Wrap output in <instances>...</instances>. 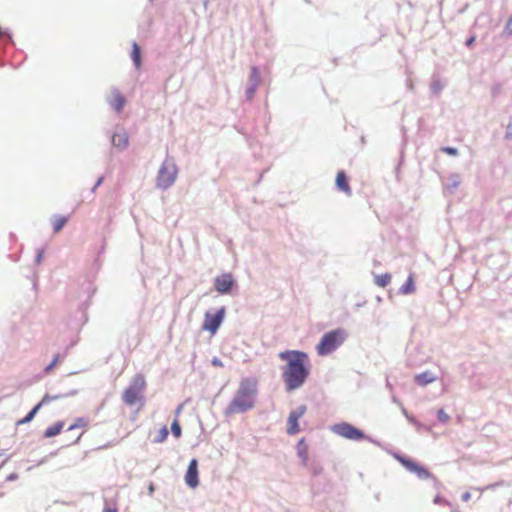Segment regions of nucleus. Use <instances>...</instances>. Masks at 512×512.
<instances>
[{
  "instance_id": "f257e3e1",
  "label": "nucleus",
  "mask_w": 512,
  "mask_h": 512,
  "mask_svg": "<svg viewBox=\"0 0 512 512\" xmlns=\"http://www.w3.org/2000/svg\"><path fill=\"white\" fill-rule=\"evenodd\" d=\"M279 358L286 361L282 368V378L287 392L303 386L310 374L307 353L299 350H287L279 353Z\"/></svg>"
},
{
  "instance_id": "f03ea898",
  "label": "nucleus",
  "mask_w": 512,
  "mask_h": 512,
  "mask_svg": "<svg viewBox=\"0 0 512 512\" xmlns=\"http://www.w3.org/2000/svg\"><path fill=\"white\" fill-rule=\"evenodd\" d=\"M257 393V381L254 378L242 379L232 400L225 408L224 415L241 414L253 409Z\"/></svg>"
},
{
  "instance_id": "7ed1b4c3",
  "label": "nucleus",
  "mask_w": 512,
  "mask_h": 512,
  "mask_svg": "<svg viewBox=\"0 0 512 512\" xmlns=\"http://www.w3.org/2000/svg\"><path fill=\"white\" fill-rule=\"evenodd\" d=\"M348 333L343 328H337L326 332L316 346L318 355L326 356L339 348L347 339Z\"/></svg>"
},
{
  "instance_id": "20e7f679",
  "label": "nucleus",
  "mask_w": 512,
  "mask_h": 512,
  "mask_svg": "<svg viewBox=\"0 0 512 512\" xmlns=\"http://www.w3.org/2000/svg\"><path fill=\"white\" fill-rule=\"evenodd\" d=\"M178 167L172 156L167 155L157 174V187L162 190L169 189L176 181Z\"/></svg>"
},
{
  "instance_id": "39448f33",
  "label": "nucleus",
  "mask_w": 512,
  "mask_h": 512,
  "mask_svg": "<svg viewBox=\"0 0 512 512\" xmlns=\"http://www.w3.org/2000/svg\"><path fill=\"white\" fill-rule=\"evenodd\" d=\"M145 388V377L142 374H136L130 381L128 387L123 392V402L126 405L132 406L136 404L137 401L143 400V392Z\"/></svg>"
},
{
  "instance_id": "423d86ee",
  "label": "nucleus",
  "mask_w": 512,
  "mask_h": 512,
  "mask_svg": "<svg viewBox=\"0 0 512 512\" xmlns=\"http://www.w3.org/2000/svg\"><path fill=\"white\" fill-rule=\"evenodd\" d=\"M331 431L345 439L352 441L368 440L373 443H377L367 436L363 430L355 427L348 422L336 423L331 426Z\"/></svg>"
},
{
  "instance_id": "0eeeda50",
  "label": "nucleus",
  "mask_w": 512,
  "mask_h": 512,
  "mask_svg": "<svg viewBox=\"0 0 512 512\" xmlns=\"http://www.w3.org/2000/svg\"><path fill=\"white\" fill-rule=\"evenodd\" d=\"M394 458L402 464L409 472L414 473L418 479L420 480H427L431 479L435 483L438 482L437 478L424 466L420 465L419 463L415 462L411 458L402 455L400 453H395Z\"/></svg>"
},
{
  "instance_id": "6e6552de",
  "label": "nucleus",
  "mask_w": 512,
  "mask_h": 512,
  "mask_svg": "<svg viewBox=\"0 0 512 512\" xmlns=\"http://www.w3.org/2000/svg\"><path fill=\"white\" fill-rule=\"evenodd\" d=\"M226 315V307L222 306L217 311H207L204 315L202 329L215 334L220 328Z\"/></svg>"
},
{
  "instance_id": "1a4fd4ad",
  "label": "nucleus",
  "mask_w": 512,
  "mask_h": 512,
  "mask_svg": "<svg viewBox=\"0 0 512 512\" xmlns=\"http://www.w3.org/2000/svg\"><path fill=\"white\" fill-rule=\"evenodd\" d=\"M236 285V281L234 280L231 273H223L214 279L215 290L223 295L230 294Z\"/></svg>"
},
{
  "instance_id": "9d476101",
  "label": "nucleus",
  "mask_w": 512,
  "mask_h": 512,
  "mask_svg": "<svg viewBox=\"0 0 512 512\" xmlns=\"http://www.w3.org/2000/svg\"><path fill=\"white\" fill-rule=\"evenodd\" d=\"M77 394H78V390L77 389H71L69 391H65L63 393H58V394H54V395L46 393L43 396V398L41 399V401L38 404H36L28 413L32 414V416L34 418L35 415L38 413V411L40 410V408L42 406L47 405V404H49L52 401L59 400V399H62V398L72 397V396H75Z\"/></svg>"
},
{
  "instance_id": "9b49d317",
  "label": "nucleus",
  "mask_w": 512,
  "mask_h": 512,
  "mask_svg": "<svg viewBox=\"0 0 512 512\" xmlns=\"http://www.w3.org/2000/svg\"><path fill=\"white\" fill-rule=\"evenodd\" d=\"M261 82V75L258 67L253 66L250 70V75L248 78V84L245 90L246 100L251 101L257 91V88Z\"/></svg>"
},
{
  "instance_id": "f8f14e48",
  "label": "nucleus",
  "mask_w": 512,
  "mask_h": 512,
  "mask_svg": "<svg viewBox=\"0 0 512 512\" xmlns=\"http://www.w3.org/2000/svg\"><path fill=\"white\" fill-rule=\"evenodd\" d=\"M198 461L193 458L188 465L186 474H185V482L186 485L190 488H196L199 485V477H198Z\"/></svg>"
},
{
  "instance_id": "ddd939ff",
  "label": "nucleus",
  "mask_w": 512,
  "mask_h": 512,
  "mask_svg": "<svg viewBox=\"0 0 512 512\" xmlns=\"http://www.w3.org/2000/svg\"><path fill=\"white\" fill-rule=\"evenodd\" d=\"M111 144L120 151L125 150L129 145V136L127 132L122 129L121 132L113 133L111 135Z\"/></svg>"
},
{
  "instance_id": "4468645a",
  "label": "nucleus",
  "mask_w": 512,
  "mask_h": 512,
  "mask_svg": "<svg viewBox=\"0 0 512 512\" xmlns=\"http://www.w3.org/2000/svg\"><path fill=\"white\" fill-rule=\"evenodd\" d=\"M437 377L431 371H424L422 373L416 374L414 377V382L418 386H426L432 382H434Z\"/></svg>"
},
{
  "instance_id": "2eb2a0df",
  "label": "nucleus",
  "mask_w": 512,
  "mask_h": 512,
  "mask_svg": "<svg viewBox=\"0 0 512 512\" xmlns=\"http://www.w3.org/2000/svg\"><path fill=\"white\" fill-rule=\"evenodd\" d=\"M336 187L338 190L345 192L347 195H351V187L348 183V178L344 171H339L336 176Z\"/></svg>"
},
{
  "instance_id": "dca6fc26",
  "label": "nucleus",
  "mask_w": 512,
  "mask_h": 512,
  "mask_svg": "<svg viewBox=\"0 0 512 512\" xmlns=\"http://www.w3.org/2000/svg\"><path fill=\"white\" fill-rule=\"evenodd\" d=\"M297 455L301 459V464L307 466L308 464V445L304 438H301L296 445Z\"/></svg>"
},
{
  "instance_id": "f3484780",
  "label": "nucleus",
  "mask_w": 512,
  "mask_h": 512,
  "mask_svg": "<svg viewBox=\"0 0 512 512\" xmlns=\"http://www.w3.org/2000/svg\"><path fill=\"white\" fill-rule=\"evenodd\" d=\"M131 59L134 66L139 69L142 65V51L141 47L135 41L132 43Z\"/></svg>"
},
{
  "instance_id": "a211bd4d",
  "label": "nucleus",
  "mask_w": 512,
  "mask_h": 512,
  "mask_svg": "<svg viewBox=\"0 0 512 512\" xmlns=\"http://www.w3.org/2000/svg\"><path fill=\"white\" fill-rule=\"evenodd\" d=\"M299 418L296 417V415L289 413L288 420H287V433L289 435H295L300 431L299 427Z\"/></svg>"
},
{
  "instance_id": "6ab92c4d",
  "label": "nucleus",
  "mask_w": 512,
  "mask_h": 512,
  "mask_svg": "<svg viewBox=\"0 0 512 512\" xmlns=\"http://www.w3.org/2000/svg\"><path fill=\"white\" fill-rule=\"evenodd\" d=\"M460 183V175L457 173H453L449 176L448 183L445 188L450 194H454L458 187L460 186Z\"/></svg>"
},
{
  "instance_id": "aec40b11",
  "label": "nucleus",
  "mask_w": 512,
  "mask_h": 512,
  "mask_svg": "<svg viewBox=\"0 0 512 512\" xmlns=\"http://www.w3.org/2000/svg\"><path fill=\"white\" fill-rule=\"evenodd\" d=\"M109 103L117 112H120L123 109L126 100L125 97L118 90H115L114 98L113 100L109 101Z\"/></svg>"
},
{
  "instance_id": "412c9836",
  "label": "nucleus",
  "mask_w": 512,
  "mask_h": 512,
  "mask_svg": "<svg viewBox=\"0 0 512 512\" xmlns=\"http://www.w3.org/2000/svg\"><path fill=\"white\" fill-rule=\"evenodd\" d=\"M63 427H64L63 421H58V422L54 423L52 426H49L44 431V437L51 438V437L58 435L62 431Z\"/></svg>"
},
{
  "instance_id": "4be33fe9",
  "label": "nucleus",
  "mask_w": 512,
  "mask_h": 512,
  "mask_svg": "<svg viewBox=\"0 0 512 512\" xmlns=\"http://www.w3.org/2000/svg\"><path fill=\"white\" fill-rule=\"evenodd\" d=\"M415 291V284L412 275H410L405 283L400 287L399 293L403 295L411 294Z\"/></svg>"
},
{
  "instance_id": "5701e85b",
  "label": "nucleus",
  "mask_w": 512,
  "mask_h": 512,
  "mask_svg": "<svg viewBox=\"0 0 512 512\" xmlns=\"http://www.w3.org/2000/svg\"><path fill=\"white\" fill-rule=\"evenodd\" d=\"M68 219L65 216L54 215L52 219V225L54 232H59L67 223Z\"/></svg>"
},
{
  "instance_id": "b1692460",
  "label": "nucleus",
  "mask_w": 512,
  "mask_h": 512,
  "mask_svg": "<svg viewBox=\"0 0 512 512\" xmlns=\"http://www.w3.org/2000/svg\"><path fill=\"white\" fill-rule=\"evenodd\" d=\"M391 274L384 273L375 277V284L379 287H386L391 282Z\"/></svg>"
},
{
  "instance_id": "393cba45",
  "label": "nucleus",
  "mask_w": 512,
  "mask_h": 512,
  "mask_svg": "<svg viewBox=\"0 0 512 512\" xmlns=\"http://www.w3.org/2000/svg\"><path fill=\"white\" fill-rule=\"evenodd\" d=\"M408 421L409 423H411L418 432H422V431H426V432H429L430 431V427H428L427 425L425 424H422L421 422H419L414 416L413 417H408Z\"/></svg>"
},
{
  "instance_id": "a878e982",
  "label": "nucleus",
  "mask_w": 512,
  "mask_h": 512,
  "mask_svg": "<svg viewBox=\"0 0 512 512\" xmlns=\"http://www.w3.org/2000/svg\"><path fill=\"white\" fill-rule=\"evenodd\" d=\"M169 435L168 428L163 426L157 433L156 437L153 439V443H162L164 442Z\"/></svg>"
},
{
  "instance_id": "bb28decb",
  "label": "nucleus",
  "mask_w": 512,
  "mask_h": 512,
  "mask_svg": "<svg viewBox=\"0 0 512 512\" xmlns=\"http://www.w3.org/2000/svg\"><path fill=\"white\" fill-rule=\"evenodd\" d=\"M88 425V420L84 417H78L73 424L68 427V431H72L76 428L86 427Z\"/></svg>"
},
{
  "instance_id": "cd10ccee",
  "label": "nucleus",
  "mask_w": 512,
  "mask_h": 512,
  "mask_svg": "<svg viewBox=\"0 0 512 512\" xmlns=\"http://www.w3.org/2000/svg\"><path fill=\"white\" fill-rule=\"evenodd\" d=\"M171 432H172V435L175 437V438H179L181 437L182 435V429H181V426L178 422V420H174L171 424Z\"/></svg>"
},
{
  "instance_id": "c85d7f7f",
  "label": "nucleus",
  "mask_w": 512,
  "mask_h": 512,
  "mask_svg": "<svg viewBox=\"0 0 512 512\" xmlns=\"http://www.w3.org/2000/svg\"><path fill=\"white\" fill-rule=\"evenodd\" d=\"M437 418L443 424H446L450 420V416L444 411V409H439L437 411Z\"/></svg>"
},
{
  "instance_id": "c756f323",
  "label": "nucleus",
  "mask_w": 512,
  "mask_h": 512,
  "mask_svg": "<svg viewBox=\"0 0 512 512\" xmlns=\"http://www.w3.org/2000/svg\"><path fill=\"white\" fill-rule=\"evenodd\" d=\"M306 411H307L306 405H299L297 408L290 411V413L296 415V417H298L300 419L305 414Z\"/></svg>"
},
{
  "instance_id": "7c9ffc66",
  "label": "nucleus",
  "mask_w": 512,
  "mask_h": 512,
  "mask_svg": "<svg viewBox=\"0 0 512 512\" xmlns=\"http://www.w3.org/2000/svg\"><path fill=\"white\" fill-rule=\"evenodd\" d=\"M441 151L450 156H458L459 155L458 149L455 147H451V146L442 147Z\"/></svg>"
},
{
  "instance_id": "2f4dec72",
  "label": "nucleus",
  "mask_w": 512,
  "mask_h": 512,
  "mask_svg": "<svg viewBox=\"0 0 512 512\" xmlns=\"http://www.w3.org/2000/svg\"><path fill=\"white\" fill-rule=\"evenodd\" d=\"M60 359H61L60 354H56L54 356L52 362L45 367L44 372L49 373L55 367V365L60 361Z\"/></svg>"
},
{
  "instance_id": "473e14b6",
  "label": "nucleus",
  "mask_w": 512,
  "mask_h": 512,
  "mask_svg": "<svg viewBox=\"0 0 512 512\" xmlns=\"http://www.w3.org/2000/svg\"><path fill=\"white\" fill-rule=\"evenodd\" d=\"M310 471L313 476H319L323 473V467L320 464H312L310 466Z\"/></svg>"
},
{
  "instance_id": "72a5a7b5",
  "label": "nucleus",
  "mask_w": 512,
  "mask_h": 512,
  "mask_svg": "<svg viewBox=\"0 0 512 512\" xmlns=\"http://www.w3.org/2000/svg\"><path fill=\"white\" fill-rule=\"evenodd\" d=\"M433 502H434V504H437V505H445V506H449V507L451 506L450 501H448L447 499L443 498L440 495H436L435 498L433 499Z\"/></svg>"
},
{
  "instance_id": "f704fd0d",
  "label": "nucleus",
  "mask_w": 512,
  "mask_h": 512,
  "mask_svg": "<svg viewBox=\"0 0 512 512\" xmlns=\"http://www.w3.org/2000/svg\"><path fill=\"white\" fill-rule=\"evenodd\" d=\"M503 35L512 36V16L509 17L503 30Z\"/></svg>"
},
{
  "instance_id": "c9c22d12",
  "label": "nucleus",
  "mask_w": 512,
  "mask_h": 512,
  "mask_svg": "<svg viewBox=\"0 0 512 512\" xmlns=\"http://www.w3.org/2000/svg\"><path fill=\"white\" fill-rule=\"evenodd\" d=\"M430 89H431L432 93L438 94L442 90V85L440 84L439 81H434V82H432Z\"/></svg>"
},
{
  "instance_id": "e433bc0d",
  "label": "nucleus",
  "mask_w": 512,
  "mask_h": 512,
  "mask_svg": "<svg viewBox=\"0 0 512 512\" xmlns=\"http://www.w3.org/2000/svg\"><path fill=\"white\" fill-rule=\"evenodd\" d=\"M32 420H33L32 414L27 413V415L24 418H22L16 422V425L26 424V423L31 422Z\"/></svg>"
},
{
  "instance_id": "4c0bfd02",
  "label": "nucleus",
  "mask_w": 512,
  "mask_h": 512,
  "mask_svg": "<svg viewBox=\"0 0 512 512\" xmlns=\"http://www.w3.org/2000/svg\"><path fill=\"white\" fill-rule=\"evenodd\" d=\"M43 256H44V251L43 250H38L37 254L35 256V263L36 264H40L42 259H43Z\"/></svg>"
},
{
  "instance_id": "58836bf2",
  "label": "nucleus",
  "mask_w": 512,
  "mask_h": 512,
  "mask_svg": "<svg viewBox=\"0 0 512 512\" xmlns=\"http://www.w3.org/2000/svg\"><path fill=\"white\" fill-rule=\"evenodd\" d=\"M211 364L215 367H223V362L218 357H213Z\"/></svg>"
},
{
  "instance_id": "ea45409f",
  "label": "nucleus",
  "mask_w": 512,
  "mask_h": 512,
  "mask_svg": "<svg viewBox=\"0 0 512 512\" xmlns=\"http://www.w3.org/2000/svg\"><path fill=\"white\" fill-rule=\"evenodd\" d=\"M476 40V36L475 35H471L466 41H465V45L470 48L472 47V45L474 44Z\"/></svg>"
},
{
  "instance_id": "a19ab883",
  "label": "nucleus",
  "mask_w": 512,
  "mask_h": 512,
  "mask_svg": "<svg viewBox=\"0 0 512 512\" xmlns=\"http://www.w3.org/2000/svg\"><path fill=\"white\" fill-rule=\"evenodd\" d=\"M17 479H18L17 473H11L6 477V481H8V482L15 481Z\"/></svg>"
},
{
  "instance_id": "79ce46f5",
  "label": "nucleus",
  "mask_w": 512,
  "mask_h": 512,
  "mask_svg": "<svg viewBox=\"0 0 512 512\" xmlns=\"http://www.w3.org/2000/svg\"><path fill=\"white\" fill-rule=\"evenodd\" d=\"M492 97L495 98L497 97L498 93L500 92V86L499 85H496L492 88Z\"/></svg>"
},
{
  "instance_id": "37998d69",
  "label": "nucleus",
  "mask_w": 512,
  "mask_h": 512,
  "mask_svg": "<svg viewBox=\"0 0 512 512\" xmlns=\"http://www.w3.org/2000/svg\"><path fill=\"white\" fill-rule=\"evenodd\" d=\"M461 499L464 502L469 501L471 499V493L470 492L463 493L462 496H461Z\"/></svg>"
},
{
  "instance_id": "c03bdc74",
  "label": "nucleus",
  "mask_w": 512,
  "mask_h": 512,
  "mask_svg": "<svg viewBox=\"0 0 512 512\" xmlns=\"http://www.w3.org/2000/svg\"><path fill=\"white\" fill-rule=\"evenodd\" d=\"M406 86H407V89H409V90H413L414 85H413V82H412V80H411V79H407V81H406Z\"/></svg>"
},
{
  "instance_id": "a18cd8bd",
  "label": "nucleus",
  "mask_w": 512,
  "mask_h": 512,
  "mask_svg": "<svg viewBox=\"0 0 512 512\" xmlns=\"http://www.w3.org/2000/svg\"><path fill=\"white\" fill-rule=\"evenodd\" d=\"M401 410H402V413L403 415L408 419V417H413V415H410L408 413V411L403 407V405H401Z\"/></svg>"
},
{
  "instance_id": "49530a36",
  "label": "nucleus",
  "mask_w": 512,
  "mask_h": 512,
  "mask_svg": "<svg viewBox=\"0 0 512 512\" xmlns=\"http://www.w3.org/2000/svg\"><path fill=\"white\" fill-rule=\"evenodd\" d=\"M104 177L100 176L95 182V187H99L103 183Z\"/></svg>"
},
{
  "instance_id": "de8ad7c7",
  "label": "nucleus",
  "mask_w": 512,
  "mask_h": 512,
  "mask_svg": "<svg viewBox=\"0 0 512 512\" xmlns=\"http://www.w3.org/2000/svg\"><path fill=\"white\" fill-rule=\"evenodd\" d=\"M511 136H512V128H511V126L509 125V126L507 127V131H506V136H505V137H506V138H510Z\"/></svg>"
},
{
  "instance_id": "09e8293b",
  "label": "nucleus",
  "mask_w": 512,
  "mask_h": 512,
  "mask_svg": "<svg viewBox=\"0 0 512 512\" xmlns=\"http://www.w3.org/2000/svg\"><path fill=\"white\" fill-rule=\"evenodd\" d=\"M386 388L389 389V391L391 392L393 391V385L391 384L388 378L386 379Z\"/></svg>"
},
{
  "instance_id": "8fccbe9b",
  "label": "nucleus",
  "mask_w": 512,
  "mask_h": 512,
  "mask_svg": "<svg viewBox=\"0 0 512 512\" xmlns=\"http://www.w3.org/2000/svg\"><path fill=\"white\" fill-rule=\"evenodd\" d=\"M103 512H118V510L115 507H107L103 510Z\"/></svg>"
},
{
  "instance_id": "3c124183",
  "label": "nucleus",
  "mask_w": 512,
  "mask_h": 512,
  "mask_svg": "<svg viewBox=\"0 0 512 512\" xmlns=\"http://www.w3.org/2000/svg\"><path fill=\"white\" fill-rule=\"evenodd\" d=\"M392 401L401 407L402 403L395 395H392Z\"/></svg>"
},
{
  "instance_id": "603ef678",
  "label": "nucleus",
  "mask_w": 512,
  "mask_h": 512,
  "mask_svg": "<svg viewBox=\"0 0 512 512\" xmlns=\"http://www.w3.org/2000/svg\"><path fill=\"white\" fill-rule=\"evenodd\" d=\"M182 410V405H179L176 409V414H179Z\"/></svg>"
},
{
  "instance_id": "864d4df0",
  "label": "nucleus",
  "mask_w": 512,
  "mask_h": 512,
  "mask_svg": "<svg viewBox=\"0 0 512 512\" xmlns=\"http://www.w3.org/2000/svg\"><path fill=\"white\" fill-rule=\"evenodd\" d=\"M82 434H80L75 441H73V443H77L79 440H80V437H81Z\"/></svg>"
},
{
  "instance_id": "5fc2aeb1",
  "label": "nucleus",
  "mask_w": 512,
  "mask_h": 512,
  "mask_svg": "<svg viewBox=\"0 0 512 512\" xmlns=\"http://www.w3.org/2000/svg\"><path fill=\"white\" fill-rule=\"evenodd\" d=\"M211 0H203L204 2V5L207 6V4L210 2Z\"/></svg>"
},
{
  "instance_id": "6e6d98bb",
  "label": "nucleus",
  "mask_w": 512,
  "mask_h": 512,
  "mask_svg": "<svg viewBox=\"0 0 512 512\" xmlns=\"http://www.w3.org/2000/svg\"><path fill=\"white\" fill-rule=\"evenodd\" d=\"M97 187L95 185L92 187L91 192L94 193L96 191Z\"/></svg>"
},
{
  "instance_id": "4d7b16f0",
  "label": "nucleus",
  "mask_w": 512,
  "mask_h": 512,
  "mask_svg": "<svg viewBox=\"0 0 512 512\" xmlns=\"http://www.w3.org/2000/svg\"><path fill=\"white\" fill-rule=\"evenodd\" d=\"M149 491H150V493H152L154 491V488L152 485L150 486Z\"/></svg>"
},
{
  "instance_id": "13d9d810",
  "label": "nucleus",
  "mask_w": 512,
  "mask_h": 512,
  "mask_svg": "<svg viewBox=\"0 0 512 512\" xmlns=\"http://www.w3.org/2000/svg\"><path fill=\"white\" fill-rule=\"evenodd\" d=\"M452 512H460L458 509H453Z\"/></svg>"
}]
</instances>
